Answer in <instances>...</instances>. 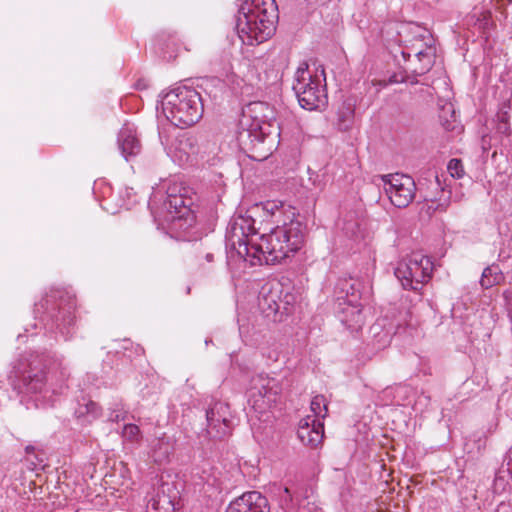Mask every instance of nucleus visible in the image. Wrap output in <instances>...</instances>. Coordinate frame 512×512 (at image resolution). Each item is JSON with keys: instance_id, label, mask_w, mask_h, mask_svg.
I'll use <instances>...</instances> for the list:
<instances>
[{"instance_id": "c9c22d12", "label": "nucleus", "mask_w": 512, "mask_h": 512, "mask_svg": "<svg viewBox=\"0 0 512 512\" xmlns=\"http://www.w3.org/2000/svg\"><path fill=\"white\" fill-rule=\"evenodd\" d=\"M503 297L505 300V305L509 311V314L512 318V290H506L503 293Z\"/></svg>"}, {"instance_id": "2eb2a0df", "label": "nucleus", "mask_w": 512, "mask_h": 512, "mask_svg": "<svg viewBox=\"0 0 512 512\" xmlns=\"http://www.w3.org/2000/svg\"><path fill=\"white\" fill-rule=\"evenodd\" d=\"M335 312L341 323L351 331H358L365 323V316L362 311V303H345L337 301Z\"/></svg>"}, {"instance_id": "e433bc0d", "label": "nucleus", "mask_w": 512, "mask_h": 512, "mask_svg": "<svg viewBox=\"0 0 512 512\" xmlns=\"http://www.w3.org/2000/svg\"><path fill=\"white\" fill-rule=\"evenodd\" d=\"M498 118H499V124H504L505 125V129H509L508 114H507V112L499 114Z\"/></svg>"}, {"instance_id": "f03ea898", "label": "nucleus", "mask_w": 512, "mask_h": 512, "mask_svg": "<svg viewBox=\"0 0 512 512\" xmlns=\"http://www.w3.org/2000/svg\"><path fill=\"white\" fill-rule=\"evenodd\" d=\"M53 357L47 352L22 355L13 365L10 381L21 403H34L36 407L53 402L58 390L49 381V368Z\"/></svg>"}, {"instance_id": "6ab92c4d", "label": "nucleus", "mask_w": 512, "mask_h": 512, "mask_svg": "<svg viewBox=\"0 0 512 512\" xmlns=\"http://www.w3.org/2000/svg\"><path fill=\"white\" fill-rule=\"evenodd\" d=\"M118 147L126 161L131 160L141 152V143L137 137L136 129L131 124H125L119 131Z\"/></svg>"}, {"instance_id": "a19ab883", "label": "nucleus", "mask_w": 512, "mask_h": 512, "mask_svg": "<svg viewBox=\"0 0 512 512\" xmlns=\"http://www.w3.org/2000/svg\"><path fill=\"white\" fill-rule=\"evenodd\" d=\"M498 130L500 132H503V133H506L508 131V129H505V125L504 124H499L498 125Z\"/></svg>"}, {"instance_id": "c756f323", "label": "nucleus", "mask_w": 512, "mask_h": 512, "mask_svg": "<svg viewBox=\"0 0 512 512\" xmlns=\"http://www.w3.org/2000/svg\"><path fill=\"white\" fill-rule=\"evenodd\" d=\"M184 191L185 194H189L190 192L189 188L183 186L181 183L169 182L166 189V200L177 197L178 195H183Z\"/></svg>"}, {"instance_id": "f704fd0d", "label": "nucleus", "mask_w": 512, "mask_h": 512, "mask_svg": "<svg viewBox=\"0 0 512 512\" xmlns=\"http://www.w3.org/2000/svg\"><path fill=\"white\" fill-rule=\"evenodd\" d=\"M358 228L359 226L357 222H348L343 226L342 229L348 237H354L356 236Z\"/></svg>"}, {"instance_id": "79ce46f5", "label": "nucleus", "mask_w": 512, "mask_h": 512, "mask_svg": "<svg viewBox=\"0 0 512 512\" xmlns=\"http://www.w3.org/2000/svg\"><path fill=\"white\" fill-rule=\"evenodd\" d=\"M205 258H206V260H207L208 262H212V261H213L214 256H213V254H212V253H207V254L205 255Z\"/></svg>"}, {"instance_id": "a211bd4d", "label": "nucleus", "mask_w": 512, "mask_h": 512, "mask_svg": "<svg viewBox=\"0 0 512 512\" xmlns=\"http://www.w3.org/2000/svg\"><path fill=\"white\" fill-rule=\"evenodd\" d=\"M166 209L170 213H174V219L178 221L184 220L189 226H192L195 222V215L192 209L194 201L189 194L183 193L164 202Z\"/></svg>"}, {"instance_id": "0eeeda50", "label": "nucleus", "mask_w": 512, "mask_h": 512, "mask_svg": "<svg viewBox=\"0 0 512 512\" xmlns=\"http://www.w3.org/2000/svg\"><path fill=\"white\" fill-rule=\"evenodd\" d=\"M317 74H313L306 62L298 67L293 83V91L298 99L299 105L306 110H321L326 107L328 97L325 84Z\"/></svg>"}, {"instance_id": "cd10ccee", "label": "nucleus", "mask_w": 512, "mask_h": 512, "mask_svg": "<svg viewBox=\"0 0 512 512\" xmlns=\"http://www.w3.org/2000/svg\"><path fill=\"white\" fill-rule=\"evenodd\" d=\"M261 206H262L263 210L271 216H276L277 214H279V215L284 214L285 217L287 215L291 216L290 211H292V210L289 209V211L287 213L285 210V205L281 201H277V200L266 201V202L262 203Z\"/></svg>"}, {"instance_id": "7ed1b4c3", "label": "nucleus", "mask_w": 512, "mask_h": 512, "mask_svg": "<svg viewBox=\"0 0 512 512\" xmlns=\"http://www.w3.org/2000/svg\"><path fill=\"white\" fill-rule=\"evenodd\" d=\"M277 130L274 112L267 103H249L239 120L236 135L238 146L251 159L263 161L272 154L274 134L279 135Z\"/></svg>"}, {"instance_id": "f3484780", "label": "nucleus", "mask_w": 512, "mask_h": 512, "mask_svg": "<svg viewBox=\"0 0 512 512\" xmlns=\"http://www.w3.org/2000/svg\"><path fill=\"white\" fill-rule=\"evenodd\" d=\"M364 283L357 278H341L335 285L336 302L343 301L347 303H358L362 299V290Z\"/></svg>"}, {"instance_id": "4468645a", "label": "nucleus", "mask_w": 512, "mask_h": 512, "mask_svg": "<svg viewBox=\"0 0 512 512\" xmlns=\"http://www.w3.org/2000/svg\"><path fill=\"white\" fill-rule=\"evenodd\" d=\"M226 512H270V505L262 493L248 491L231 501Z\"/></svg>"}, {"instance_id": "a878e982", "label": "nucleus", "mask_w": 512, "mask_h": 512, "mask_svg": "<svg viewBox=\"0 0 512 512\" xmlns=\"http://www.w3.org/2000/svg\"><path fill=\"white\" fill-rule=\"evenodd\" d=\"M436 50L433 46H427L425 50H420L416 53V56L420 61H424V65L421 68L420 74H424L429 71L434 64Z\"/></svg>"}, {"instance_id": "dca6fc26", "label": "nucleus", "mask_w": 512, "mask_h": 512, "mask_svg": "<svg viewBox=\"0 0 512 512\" xmlns=\"http://www.w3.org/2000/svg\"><path fill=\"white\" fill-rule=\"evenodd\" d=\"M297 436L304 444L317 447L324 437V426L312 416H306L299 421Z\"/></svg>"}, {"instance_id": "2f4dec72", "label": "nucleus", "mask_w": 512, "mask_h": 512, "mask_svg": "<svg viewBox=\"0 0 512 512\" xmlns=\"http://www.w3.org/2000/svg\"><path fill=\"white\" fill-rule=\"evenodd\" d=\"M447 170L451 177L461 178L464 175L463 164L460 159L453 158L448 162Z\"/></svg>"}, {"instance_id": "473e14b6", "label": "nucleus", "mask_w": 512, "mask_h": 512, "mask_svg": "<svg viewBox=\"0 0 512 512\" xmlns=\"http://www.w3.org/2000/svg\"><path fill=\"white\" fill-rule=\"evenodd\" d=\"M127 411L123 409L120 403H116L113 408L110 409L108 420L111 422H119L126 419Z\"/></svg>"}, {"instance_id": "b1692460", "label": "nucleus", "mask_w": 512, "mask_h": 512, "mask_svg": "<svg viewBox=\"0 0 512 512\" xmlns=\"http://www.w3.org/2000/svg\"><path fill=\"white\" fill-rule=\"evenodd\" d=\"M147 512H175V506L168 495L157 494L149 501Z\"/></svg>"}, {"instance_id": "aec40b11", "label": "nucleus", "mask_w": 512, "mask_h": 512, "mask_svg": "<svg viewBox=\"0 0 512 512\" xmlns=\"http://www.w3.org/2000/svg\"><path fill=\"white\" fill-rule=\"evenodd\" d=\"M355 103L353 97H347L338 110V125L341 130H348L354 120L355 116Z\"/></svg>"}, {"instance_id": "f8f14e48", "label": "nucleus", "mask_w": 512, "mask_h": 512, "mask_svg": "<svg viewBox=\"0 0 512 512\" xmlns=\"http://www.w3.org/2000/svg\"><path fill=\"white\" fill-rule=\"evenodd\" d=\"M231 413L227 403L217 401L206 411L207 432L214 438L230 434Z\"/></svg>"}, {"instance_id": "39448f33", "label": "nucleus", "mask_w": 512, "mask_h": 512, "mask_svg": "<svg viewBox=\"0 0 512 512\" xmlns=\"http://www.w3.org/2000/svg\"><path fill=\"white\" fill-rule=\"evenodd\" d=\"M76 300L63 290H51L35 304L34 312L44 326L56 329L68 340L74 333Z\"/></svg>"}, {"instance_id": "393cba45", "label": "nucleus", "mask_w": 512, "mask_h": 512, "mask_svg": "<svg viewBox=\"0 0 512 512\" xmlns=\"http://www.w3.org/2000/svg\"><path fill=\"white\" fill-rule=\"evenodd\" d=\"M172 451V445L166 438H159L154 445L153 457L156 462L161 464L169 458Z\"/></svg>"}, {"instance_id": "ddd939ff", "label": "nucleus", "mask_w": 512, "mask_h": 512, "mask_svg": "<svg viewBox=\"0 0 512 512\" xmlns=\"http://www.w3.org/2000/svg\"><path fill=\"white\" fill-rule=\"evenodd\" d=\"M201 152L199 137L189 132L179 134L169 148L168 155L180 166L189 163Z\"/></svg>"}, {"instance_id": "58836bf2", "label": "nucleus", "mask_w": 512, "mask_h": 512, "mask_svg": "<svg viewBox=\"0 0 512 512\" xmlns=\"http://www.w3.org/2000/svg\"><path fill=\"white\" fill-rule=\"evenodd\" d=\"M442 125L444 129L447 131H452L455 129L454 121L452 122L450 120H445L444 122H442Z\"/></svg>"}, {"instance_id": "72a5a7b5", "label": "nucleus", "mask_w": 512, "mask_h": 512, "mask_svg": "<svg viewBox=\"0 0 512 512\" xmlns=\"http://www.w3.org/2000/svg\"><path fill=\"white\" fill-rule=\"evenodd\" d=\"M293 501V493L290 491L288 487H285L283 489L282 494L280 495V503L282 508H285L289 506L290 503Z\"/></svg>"}, {"instance_id": "f257e3e1", "label": "nucleus", "mask_w": 512, "mask_h": 512, "mask_svg": "<svg viewBox=\"0 0 512 512\" xmlns=\"http://www.w3.org/2000/svg\"><path fill=\"white\" fill-rule=\"evenodd\" d=\"M290 214L292 217L287 215L281 225L258 238L255 220L251 216H235L226 229V246L249 260L251 265L280 263L293 256L304 244L306 226L295 218L294 211Z\"/></svg>"}, {"instance_id": "412c9836", "label": "nucleus", "mask_w": 512, "mask_h": 512, "mask_svg": "<svg viewBox=\"0 0 512 512\" xmlns=\"http://www.w3.org/2000/svg\"><path fill=\"white\" fill-rule=\"evenodd\" d=\"M307 180L303 181V187L311 192L312 195H318L326 186V175L320 171H314L310 167L307 169Z\"/></svg>"}, {"instance_id": "5701e85b", "label": "nucleus", "mask_w": 512, "mask_h": 512, "mask_svg": "<svg viewBox=\"0 0 512 512\" xmlns=\"http://www.w3.org/2000/svg\"><path fill=\"white\" fill-rule=\"evenodd\" d=\"M75 415L78 418H85L90 422L101 415V408L96 402L83 399V402L78 404V407L75 410Z\"/></svg>"}, {"instance_id": "1a4fd4ad", "label": "nucleus", "mask_w": 512, "mask_h": 512, "mask_svg": "<svg viewBox=\"0 0 512 512\" xmlns=\"http://www.w3.org/2000/svg\"><path fill=\"white\" fill-rule=\"evenodd\" d=\"M433 262L428 256L413 253L400 261L395 276L406 290L420 291L432 277Z\"/></svg>"}, {"instance_id": "c03bdc74", "label": "nucleus", "mask_w": 512, "mask_h": 512, "mask_svg": "<svg viewBox=\"0 0 512 512\" xmlns=\"http://www.w3.org/2000/svg\"><path fill=\"white\" fill-rule=\"evenodd\" d=\"M448 111H450L451 112V116L454 117V109H453V106L451 104L448 107Z\"/></svg>"}, {"instance_id": "6e6552de", "label": "nucleus", "mask_w": 512, "mask_h": 512, "mask_svg": "<svg viewBox=\"0 0 512 512\" xmlns=\"http://www.w3.org/2000/svg\"><path fill=\"white\" fill-rule=\"evenodd\" d=\"M296 297L285 293L279 283H266L262 286L258 296V306L263 316L273 322H281L294 312Z\"/></svg>"}, {"instance_id": "9b49d317", "label": "nucleus", "mask_w": 512, "mask_h": 512, "mask_svg": "<svg viewBox=\"0 0 512 512\" xmlns=\"http://www.w3.org/2000/svg\"><path fill=\"white\" fill-rule=\"evenodd\" d=\"M383 189L397 208L407 207L415 197L416 185L412 177L395 173L380 176Z\"/></svg>"}, {"instance_id": "423d86ee", "label": "nucleus", "mask_w": 512, "mask_h": 512, "mask_svg": "<svg viewBox=\"0 0 512 512\" xmlns=\"http://www.w3.org/2000/svg\"><path fill=\"white\" fill-rule=\"evenodd\" d=\"M161 107L167 120L181 128L197 123L204 111L200 93L186 85L168 92L161 101Z\"/></svg>"}, {"instance_id": "c85d7f7f", "label": "nucleus", "mask_w": 512, "mask_h": 512, "mask_svg": "<svg viewBox=\"0 0 512 512\" xmlns=\"http://www.w3.org/2000/svg\"><path fill=\"white\" fill-rule=\"evenodd\" d=\"M288 512H322L321 508L308 496L298 502L296 509L291 508Z\"/></svg>"}, {"instance_id": "bb28decb", "label": "nucleus", "mask_w": 512, "mask_h": 512, "mask_svg": "<svg viewBox=\"0 0 512 512\" xmlns=\"http://www.w3.org/2000/svg\"><path fill=\"white\" fill-rule=\"evenodd\" d=\"M311 411L315 417L325 418L328 412V403L325 396L316 395L312 398L310 404Z\"/></svg>"}, {"instance_id": "4c0bfd02", "label": "nucleus", "mask_w": 512, "mask_h": 512, "mask_svg": "<svg viewBox=\"0 0 512 512\" xmlns=\"http://www.w3.org/2000/svg\"><path fill=\"white\" fill-rule=\"evenodd\" d=\"M495 512H512V506L506 503H501L498 505Z\"/></svg>"}, {"instance_id": "9d476101", "label": "nucleus", "mask_w": 512, "mask_h": 512, "mask_svg": "<svg viewBox=\"0 0 512 512\" xmlns=\"http://www.w3.org/2000/svg\"><path fill=\"white\" fill-rule=\"evenodd\" d=\"M282 386L276 378L258 374L251 380L248 391V404L259 414H264L276 402Z\"/></svg>"}, {"instance_id": "ea45409f", "label": "nucleus", "mask_w": 512, "mask_h": 512, "mask_svg": "<svg viewBox=\"0 0 512 512\" xmlns=\"http://www.w3.org/2000/svg\"><path fill=\"white\" fill-rule=\"evenodd\" d=\"M448 200H446L444 203H440L436 208L435 210H441V211H445L446 208L448 207Z\"/></svg>"}, {"instance_id": "20e7f679", "label": "nucleus", "mask_w": 512, "mask_h": 512, "mask_svg": "<svg viewBox=\"0 0 512 512\" xmlns=\"http://www.w3.org/2000/svg\"><path fill=\"white\" fill-rule=\"evenodd\" d=\"M278 9L274 0H244L236 19V31L243 44L268 40L276 30Z\"/></svg>"}, {"instance_id": "4be33fe9", "label": "nucleus", "mask_w": 512, "mask_h": 512, "mask_svg": "<svg viewBox=\"0 0 512 512\" xmlns=\"http://www.w3.org/2000/svg\"><path fill=\"white\" fill-rule=\"evenodd\" d=\"M504 274L497 265H491L486 267L480 279V285L484 289L498 285L504 281Z\"/></svg>"}, {"instance_id": "7c9ffc66", "label": "nucleus", "mask_w": 512, "mask_h": 512, "mask_svg": "<svg viewBox=\"0 0 512 512\" xmlns=\"http://www.w3.org/2000/svg\"><path fill=\"white\" fill-rule=\"evenodd\" d=\"M123 437L130 442H137L140 439L141 432L137 425L126 424L122 431Z\"/></svg>"}, {"instance_id": "37998d69", "label": "nucleus", "mask_w": 512, "mask_h": 512, "mask_svg": "<svg viewBox=\"0 0 512 512\" xmlns=\"http://www.w3.org/2000/svg\"><path fill=\"white\" fill-rule=\"evenodd\" d=\"M435 180L437 182V185L441 188V190L444 191V188L441 186L440 179H439V177L437 175L435 176Z\"/></svg>"}]
</instances>
